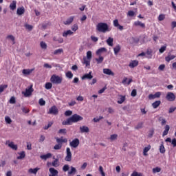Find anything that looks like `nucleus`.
Here are the masks:
<instances>
[{
	"mask_svg": "<svg viewBox=\"0 0 176 176\" xmlns=\"http://www.w3.org/2000/svg\"><path fill=\"white\" fill-rule=\"evenodd\" d=\"M149 151H151V145H148L146 147H144L143 151H144V153H148V152H149Z\"/></svg>",
	"mask_w": 176,
	"mask_h": 176,
	"instance_id": "e2e57ef3",
	"label": "nucleus"
},
{
	"mask_svg": "<svg viewBox=\"0 0 176 176\" xmlns=\"http://www.w3.org/2000/svg\"><path fill=\"white\" fill-rule=\"evenodd\" d=\"M67 142L68 140L66 138L63 139V137H61L60 138H56V142L58 144H63V142L66 143Z\"/></svg>",
	"mask_w": 176,
	"mask_h": 176,
	"instance_id": "393cba45",
	"label": "nucleus"
},
{
	"mask_svg": "<svg viewBox=\"0 0 176 176\" xmlns=\"http://www.w3.org/2000/svg\"><path fill=\"white\" fill-rule=\"evenodd\" d=\"M103 74L105 75H110L111 76H115V73L112 72L110 69H103Z\"/></svg>",
	"mask_w": 176,
	"mask_h": 176,
	"instance_id": "dca6fc26",
	"label": "nucleus"
},
{
	"mask_svg": "<svg viewBox=\"0 0 176 176\" xmlns=\"http://www.w3.org/2000/svg\"><path fill=\"white\" fill-rule=\"evenodd\" d=\"M107 45H109V46H113V38L109 37L107 40Z\"/></svg>",
	"mask_w": 176,
	"mask_h": 176,
	"instance_id": "e433bc0d",
	"label": "nucleus"
},
{
	"mask_svg": "<svg viewBox=\"0 0 176 176\" xmlns=\"http://www.w3.org/2000/svg\"><path fill=\"white\" fill-rule=\"evenodd\" d=\"M32 71H34V69H23L22 74H23V75H30V74H32Z\"/></svg>",
	"mask_w": 176,
	"mask_h": 176,
	"instance_id": "a878e982",
	"label": "nucleus"
},
{
	"mask_svg": "<svg viewBox=\"0 0 176 176\" xmlns=\"http://www.w3.org/2000/svg\"><path fill=\"white\" fill-rule=\"evenodd\" d=\"M24 13H25V8H24V7L17 8L16 14H18V16H21L22 14H24Z\"/></svg>",
	"mask_w": 176,
	"mask_h": 176,
	"instance_id": "2eb2a0df",
	"label": "nucleus"
},
{
	"mask_svg": "<svg viewBox=\"0 0 176 176\" xmlns=\"http://www.w3.org/2000/svg\"><path fill=\"white\" fill-rule=\"evenodd\" d=\"M166 49H167L166 45L161 47V48L159 50L160 53H164V52H166Z\"/></svg>",
	"mask_w": 176,
	"mask_h": 176,
	"instance_id": "bf43d9fd",
	"label": "nucleus"
},
{
	"mask_svg": "<svg viewBox=\"0 0 176 176\" xmlns=\"http://www.w3.org/2000/svg\"><path fill=\"white\" fill-rule=\"evenodd\" d=\"M118 139V134H113L110 136L111 141H115V140Z\"/></svg>",
	"mask_w": 176,
	"mask_h": 176,
	"instance_id": "4d7b16f0",
	"label": "nucleus"
},
{
	"mask_svg": "<svg viewBox=\"0 0 176 176\" xmlns=\"http://www.w3.org/2000/svg\"><path fill=\"white\" fill-rule=\"evenodd\" d=\"M120 49H122V47L119 45H116L113 48L114 54H115L116 56H118V53H119V52H120Z\"/></svg>",
	"mask_w": 176,
	"mask_h": 176,
	"instance_id": "7c9ffc66",
	"label": "nucleus"
},
{
	"mask_svg": "<svg viewBox=\"0 0 176 176\" xmlns=\"http://www.w3.org/2000/svg\"><path fill=\"white\" fill-rule=\"evenodd\" d=\"M133 25H135V27H140V28H145V23H142V22L140 21H135Z\"/></svg>",
	"mask_w": 176,
	"mask_h": 176,
	"instance_id": "f3484780",
	"label": "nucleus"
},
{
	"mask_svg": "<svg viewBox=\"0 0 176 176\" xmlns=\"http://www.w3.org/2000/svg\"><path fill=\"white\" fill-rule=\"evenodd\" d=\"M120 98H118L117 102L118 104H123V102H124V101L126 100V96L120 95Z\"/></svg>",
	"mask_w": 176,
	"mask_h": 176,
	"instance_id": "c756f323",
	"label": "nucleus"
},
{
	"mask_svg": "<svg viewBox=\"0 0 176 176\" xmlns=\"http://www.w3.org/2000/svg\"><path fill=\"white\" fill-rule=\"evenodd\" d=\"M96 61H97V64H101L104 61V57L99 56L98 58H96Z\"/></svg>",
	"mask_w": 176,
	"mask_h": 176,
	"instance_id": "a18cd8bd",
	"label": "nucleus"
},
{
	"mask_svg": "<svg viewBox=\"0 0 176 176\" xmlns=\"http://www.w3.org/2000/svg\"><path fill=\"white\" fill-rule=\"evenodd\" d=\"M160 171H162V168H160V167H155L153 168V173L154 174H156V173H160Z\"/></svg>",
	"mask_w": 176,
	"mask_h": 176,
	"instance_id": "de8ad7c7",
	"label": "nucleus"
},
{
	"mask_svg": "<svg viewBox=\"0 0 176 176\" xmlns=\"http://www.w3.org/2000/svg\"><path fill=\"white\" fill-rule=\"evenodd\" d=\"M131 96V97H135V96H137V89H133Z\"/></svg>",
	"mask_w": 176,
	"mask_h": 176,
	"instance_id": "338daca9",
	"label": "nucleus"
},
{
	"mask_svg": "<svg viewBox=\"0 0 176 176\" xmlns=\"http://www.w3.org/2000/svg\"><path fill=\"white\" fill-rule=\"evenodd\" d=\"M10 104H16V98L12 96L9 101Z\"/></svg>",
	"mask_w": 176,
	"mask_h": 176,
	"instance_id": "680f3d73",
	"label": "nucleus"
},
{
	"mask_svg": "<svg viewBox=\"0 0 176 176\" xmlns=\"http://www.w3.org/2000/svg\"><path fill=\"white\" fill-rule=\"evenodd\" d=\"M162 96L161 92H156L154 95L153 94H150L148 96V98L150 100H154V98H159Z\"/></svg>",
	"mask_w": 176,
	"mask_h": 176,
	"instance_id": "ddd939ff",
	"label": "nucleus"
},
{
	"mask_svg": "<svg viewBox=\"0 0 176 176\" xmlns=\"http://www.w3.org/2000/svg\"><path fill=\"white\" fill-rule=\"evenodd\" d=\"M164 19H166V15H164V14H161L158 16L159 21H163V20H164Z\"/></svg>",
	"mask_w": 176,
	"mask_h": 176,
	"instance_id": "864d4df0",
	"label": "nucleus"
},
{
	"mask_svg": "<svg viewBox=\"0 0 176 176\" xmlns=\"http://www.w3.org/2000/svg\"><path fill=\"white\" fill-rule=\"evenodd\" d=\"M96 30L99 32H103V34H105V32H109V26H108L107 23L100 22L97 24Z\"/></svg>",
	"mask_w": 176,
	"mask_h": 176,
	"instance_id": "f03ea898",
	"label": "nucleus"
},
{
	"mask_svg": "<svg viewBox=\"0 0 176 176\" xmlns=\"http://www.w3.org/2000/svg\"><path fill=\"white\" fill-rule=\"evenodd\" d=\"M16 5H17V1L14 0L12 1V2L10 4V9L11 10H16Z\"/></svg>",
	"mask_w": 176,
	"mask_h": 176,
	"instance_id": "5701e85b",
	"label": "nucleus"
},
{
	"mask_svg": "<svg viewBox=\"0 0 176 176\" xmlns=\"http://www.w3.org/2000/svg\"><path fill=\"white\" fill-rule=\"evenodd\" d=\"M66 155L65 157V162H71V160H72V153H71V148L69 147L66 148Z\"/></svg>",
	"mask_w": 176,
	"mask_h": 176,
	"instance_id": "20e7f679",
	"label": "nucleus"
},
{
	"mask_svg": "<svg viewBox=\"0 0 176 176\" xmlns=\"http://www.w3.org/2000/svg\"><path fill=\"white\" fill-rule=\"evenodd\" d=\"M7 39H10L13 42V45L16 43V41H15L14 36L13 35H8L7 36Z\"/></svg>",
	"mask_w": 176,
	"mask_h": 176,
	"instance_id": "8fccbe9b",
	"label": "nucleus"
},
{
	"mask_svg": "<svg viewBox=\"0 0 176 176\" xmlns=\"http://www.w3.org/2000/svg\"><path fill=\"white\" fill-rule=\"evenodd\" d=\"M61 53H64V50H63V48H59L58 50H56L54 52V54L55 56H57L58 54H61Z\"/></svg>",
	"mask_w": 176,
	"mask_h": 176,
	"instance_id": "72a5a7b5",
	"label": "nucleus"
},
{
	"mask_svg": "<svg viewBox=\"0 0 176 176\" xmlns=\"http://www.w3.org/2000/svg\"><path fill=\"white\" fill-rule=\"evenodd\" d=\"M160 153H166V148H164V143L163 142H162L160 146Z\"/></svg>",
	"mask_w": 176,
	"mask_h": 176,
	"instance_id": "bb28decb",
	"label": "nucleus"
},
{
	"mask_svg": "<svg viewBox=\"0 0 176 176\" xmlns=\"http://www.w3.org/2000/svg\"><path fill=\"white\" fill-rule=\"evenodd\" d=\"M38 104L39 105H41V107H43V105H45L46 102L43 100V98H41L38 101Z\"/></svg>",
	"mask_w": 176,
	"mask_h": 176,
	"instance_id": "6e6d98bb",
	"label": "nucleus"
},
{
	"mask_svg": "<svg viewBox=\"0 0 176 176\" xmlns=\"http://www.w3.org/2000/svg\"><path fill=\"white\" fill-rule=\"evenodd\" d=\"M80 133H89L90 131V129L87 126H80Z\"/></svg>",
	"mask_w": 176,
	"mask_h": 176,
	"instance_id": "412c9836",
	"label": "nucleus"
},
{
	"mask_svg": "<svg viewBox=\"0 0 176 176\" xmlns=\"http://www.w3.org/2000/svg\"><path fill=\"white\" fill-rule=\"evenodd\" d=\"M47 113L48 115H58V109H57V107L56 106H52L51 108H50Z\"/></svg>",
	"mask_w": 176,
	"mask_h": 176,
	"instance_id": "423d86ee",
	"label": "nucleus"
},
{
	"mask_svg": "<svg viewBox=\"0 0 176 176\" xmlns=\"http://www.w3.org/2000/svg\"><path fill=\"white\" fill-rule=\"evenodd\" d=\"M52 126H53V122H50L47 125H45L43 129L44 130H48Z\"/></svg>",
	"mask_w": 176,
	"mask_h": 176,
	"instance_id": "37998d69",
	"label": "nucleus"
},
{
	"mask_svg": "<svg viewBox=\"0 0 176 176\" xmlns=\"http://www.w3.org/2000/svg\"><path fill=\"white\" fill-rule=\"evenodd\" d=\"M65 75L66 77L68 78V79H72V78H74V74H72V72H67Z\"/></svg>",
	"mask_w": 176,
	"mask_h": 176,
	"instance_id": "a19ab883",
	"label": "nucleus"
},
{
	"mask_svg": "<svg viewBox=\"0 0 176 176\" xmlns=\"http://www.w3.org/2000/svg\"><path fill=\"white\" fill-rule=\"evenodd\" d=\"M91 57H92L91 51H88L87 52V60H91Z\"/></svg>",
	"mask_w": 176,
	"mask_h": 176,
	"instance_id": "052dcab7",
	"label": "nucleus"
},
{
	"mask_svg": "<svg viewBox=\"0 0 176 176\" xmlns=\"http://www.w3.org/2000/svg\"><path fill=\"white\" fill-rule=\"evenodd\" d=\"M52 166H53V167H58L60 166L58 159H55V160L52 162Z\"/></svg>",
	"mask_w": 176,
	"mask_h": 176,
	"instance_id": "c9c22d12",
	"label": "nucleus"
},
{
	"mask_svg": "<svg viewBox=\"0 0 176 176\" xmlns=\"http://www.w3.org/2000/svg\"><path fill=\"white\" fill-rule=\"evenodd\" d=\"M166 98L168 101H174L175 100V95L173 92H169L167 94Z\"/></svg>",
	"mask_w": 176,
	"mask_h": 176,
	"instance_id": "9d476101",
	"label": "nucleus"
},
{
	"mask_svg": "<svg viewBox=\"0 0 176 176\" xmlns=\"http://www.w3.org/2000/svg\"><path fill=\"white\" fill-rule=\"evenodd\" d=\"M82 120H83V117L78 114H74L70 118H67V120L63 121L62 124L63 126H71L72 123H78V122H80Z\"/></svg>",
	"mask_w": 176,
	"mask_h": 176,
	"instance_id": "f257e3e1",
	"label": "nucleus"
},
{
	"mask_svg": "<svg viewBox=\"0 0 176 176\" xmlns=\"http://www.w3.org/2000/svg\"><path fill=\"white\" fill-rule=\"evenodd\" d=\"M72 34H74V32H72L71 30H67L63 33V36H64L65 38H67V36H68V35H72Z\"/></svg>",
	"mask_w": 176,
	"mask_h": 176,
	"instance_id": "473e14b6",
	"label": "nucleus"
},
{
	"mask_svg": "<svg viewBox=\"0 0 176 176\" xmlns=\"http://www.w3.org/2000/svg\"><path fill=\"white\" fill-rule=\"evenodd\" d=\"M71 115H72V111L71 110H67L65 112V116H71Z\"/></svg>",
	"mask_w": 176,
	"mask_h": 176,
	"instance_id": "69168bd1",
	"label": "nucleus"
},
{
	"mask_svg": "<svg viewBox=\"0 0 176 176\" xmlns=\"http://www.w3.org/2000/svg\"><path fill=\"white\" fill-rule=\"evenodd\" d=\"M152 53H153L152 50H148L146 51V54H147V56H147L148 58H151V57H152Z\"/></svg>",
	"mask_w": 176,
	"mask_h": 176,
	"instance_id": "13d9d810",
	"label": "nucleus"
},
{
	"mask_svg": "<svg viewBox=\"0 0 176 176\" xmlns=\"http://www.w3.org/2000/svg\"><path fill=\"white\" fill-rule=\"evenodd\" d=\"M52 87H53V84H52V82H46L45 83V88L47 90H50V89H52Z\"/></svg>",
	"mask_w": 176,
	"mask_h": 176,
	"instance_id": "58836bf2",
	"label": "nucleus"
},
{
	"mask_svg": "<svg viewBox=\"0 0 176 176\" xmlns=\"http://www.w3.org/2000/svg\"><path fill=\"white\" fill-rule=\"evenodd\" d=\"M34 91V89L32 88V85H30L29 88L25 89V91L22 92V94L24 95L25 97H30Z\"/></svg>",
	"mask_w": 176,
	"mask_h": 176,
	"instance_id": "39448f33",
	"label": "nucleus"
},
{
	"mask_svg": "<svg viewBox=\"0 0 176 176\" xmlns=\"http://www.w3.org/2000/svg\"><path fill=\"white\" fill-rule=\"evenodd\" d=\"M138 65V60H134L131 61V63L129 65V67H130V68H135V67H137Z\"/></svg>",
	"mask_w": 176,
	"mask_h": 176,
	"instance_id": "6ab92c4d",
	"label": "nucleus"
},
{
	"mask_svg": "<svg viewBox=\"0 0 176 176\" xmlns=\"http://www.w3.org/2000/svg\"><path fill=\"white\" fill-rule=\"evenodd\" d=\"M6 145H8L9 148L13 149L14 151H17V145L14 144V142H10V140H7L6 142Z\"/></svg>",
	"mask_w": 176,
	"mask_h": 176,
	"instance_id": "6e6552de",
	"label": "nucleus"
},
{
	"mask_svg": "<svg viewBox=\"0 0 176 176\" xmlns=\"http://www.w3.org/2000/svg\"><path fill=\"white\" fill-rule=\"evenodd\" d=\"M19 156L17 157L18 160H21L25 157V151H22L19 153Z\"/></svg>",
	"mask_w": 176,
	"mask_h": 176,
	"instance_id": "f704fd0d",
	"label": "nucleus"
},
{
	"mask_svg": "<svg viewBox=\"0 0 176 176\" xmlns=\"http://www.w3.org/2000/svg\"><path fill=\"white\" fill-rule=\"evenodd\" d=\"M164 68H166V65L162 64L159 66L158 69L160 71H164Z\"/></svg>",
	"mask_w": 176,
	"mask_h": 176,
	"instance_id": "774afa93",
	"label": "nucleus"
},
{
	"mask_svg": "<svg viewBox=\"0 0 176 176\" xmlns=\"http://www.w3.org/2000/svg\"><path fill=\"white\" fill-rule=\"evenodd\" d=\"M170 131V126L166 125L165 126V130L163 132L162 137H165V135H167L168 134V131Z\"/></svg>",
	"mask_w": 176,
	"mask_h": 176,
	"instance_id": "c85d7f7f",
	"label": "nucleus"
},
{
	"mask_svg": "<svg viewBox=\"0 0 176 176\" xmlns=\"http://www.w3.org/2000/svg\"><path fill=\"white\" fill-rule=\"evenodd\" d=\"M131 176H142V173L137 172V171H134Z\"/></svg>",
	"mask_w": 176,
	"mask_h": 176,
	"instance_id": "0e129e2a",
	"label": "nucleus"
},
{
	"mask_svg": "<svg viewBox=\"0 0 176 176\" xmlns=\"http://www.w3.org/2000/svg\"><path fill=\"white\" fill-rule=\"evenodd\" d=\"M144 126V122H139L136 126H135V129L136 130H140V129H142Z\"/></svg>",
	"mask_w": 176,
	"mask_h": 176,
	"instance_id": "c03bdc74",
	"label": "nucleus"
},
{
	"mask_svg": "<svg viewBox=\"0 0 176 176\" xmlns=\"http://www.w3.org/2000/svg\"><path fill=\"white\" fill-rule=\"evenodd\" d=\"M74 19H75V16H70L69 19L63 22V24H65V25H69V24H71L74 21Z\"/></svg>",
	"mask_w": 176,
	"mask_h": 176,
	"instance_id": "aec40b11",
	"label": "nucleus"
},
{
	"mask_svg": "<svg viewBox=\"0 0 176 176\" xmlns=\"http://www.w3.org/2000/svg\"><path fill=\"white\" fill-rule=\"evenodd\" d=\"M49 171L50 173L49 176H58V170L54 168H50Z\"/></svg>",
	"mask_w": 176,
	"mask_h": 176,
	"instance_id": "f8f14e48",
	"label": "nucleus"
},
{
	"mask_svg": "<svg viewBox=\"0 0 176 176\" xmlns=\"http://www.w3.org/2000/svg\"><path fill=\"white\" fill-rule=\"evenodd\" d=\"M160 104H162V102L160 100H157L152 104V107L154 108V109H156V108H157Z\"/></svg>",
	"mask_w": 176,
	"mask_h": 176,
	"instance_id": "2f4dec72",
	"label": "nucleus"
},
{
	"mask_svg": "<svg viewBox=\"0 0 176 176\" xmlns=\"http://www.w3.org/2000/svg\"><path fill=\"white\" fill-rule=\"evenodd\" d=\"M75 174H76V168L71 166L70 171L68 172V176L75 175Z\"/></svg>",
	"mask_w": 176,
	"mask_h": 176,
	"instance_id": "4be33fe9",
	"label": "nucleus"
},
{
	"mask_svg": "<svg viewBox=\"0 0 176 176\" xmlns=\"http://www.w3.org/2000/svg\"><path fill=\"white\" fill-rule=\"evenodd\" d=\"M102 53H107V48L101 47L96 51V56H101Z\"/></svg>",
	"mask_w": 176,
	"mask_h": 176,
	"instance_id": "4468645a",
	"label": "nucleus"
},
{
	"mask_svg": "<svg viewBox=\"0 0 176 176\" xmlns=\"http://www.w3.org/2000/svg\"><path fill=\"white\" fill-rule=\"evenodd\" d=\"M40 157L43 160H47V159H50V157H52V153H47L46 155H41Z\"/></svg>",
	"mask_w": 176,
	"mask_h": 176,
	"instance_id": "b1692460",
	"label": "nucleus"
},
{
	"mask_svg": "<svg viewBox=\"0 0 176 176\" xmlns=\"http://www.w3.org/2000/svg\"><path fill=\"white\" fill-rule=\"evenodd\" d=\"M113 23L114 27L118 28V30H120V31H123V26L120 25V24H119V20L115 19L113 21Z\"/></svg>",
	"mask_w": 176,
	"mask_h": 176,
	"instance_id": "9b49d317",
	"label": "nucleus"
},
{
	"mask_svg": "<svg viewBox=\"0 0 176 176\" xmlns=\"http://www.w3.org/2000/svg\"><path fill=\"white\" fill-rule=\"evenodd\" d=\"M92 72H89V74H85L82 76V80H85L86 79H87L88 80H91V79H93V75H91Z\"/></svg>",
	"mask_w": 176,
	"mask_h": 176,
	"instance_id": "1a4fd4ad",
	"label": "nucleus"
},
{
	"mask_svg": "<svg viewBox=\"0 0 176 176\" xmlns=\"http://www.w3.org/2000/svg\"><path fill=\"white\" fill-rule=\"evenodd\" d=\"M5 121L8 124H10L12 123V119H10V117L9 116H6L5 117Z\"/></svg>",
	"mask_w": 176,
	"mask_h": 176,
	"instance_id": "603ef678",
	"label": "nucleus"
},
{
	"mask_svg": "<svg viewBox=\"0 0 176 176\" xmlns=\"http://www.w3.org/2000/svg\"><path fill=\"white\" fill-rule=\"evenodd\" d=\"M79 139L78 138H75L74 140H73L72 142H69V146L72 148H77L79 146Z\"/></svg>",
	"mask_w": 176,
	"mask_h": 176,
	"instance_id": "0eeeda50",
	"label": "nucleus"
},
{
	"mask_svg": "<svg viewBox=\"0 0 176 176\" xmlns=\"http://www.w3.org/2000/svg\"><path fill=\"white\" fill-rule=\"evenodd\" d=\"M6 89H8V85H0V94L3 93Z\"/></svg>",
	"mask_w": 176,
	"mask_h": 176,
	"instance_id": "4c0bfd02",
	"label": "nucleus"
},
{
	"mask_svg": "<svg viewBox=\"0 0 176 176\" xmlns=\"http://www.w3.org/2000/svg\"><path fill=\"white\" fill-rule=\"evenodd\" d=\"M40 46L41 47V49H47V45L46 44V43L41 41L40 43Z\"/></svg>",
	"mask_w": 176,
	"mask_h": 176,
	"instance_id": "49530a36",
	"label": "nucleus"
},
{
	"mask_svg": "<svg viewBox=\"0 0 176 176\" xmlns=\"http://www.w3.org/2000/svg\"><path fill=\"white\" fill-rule=\"evenodd\" d=\"M39 170H41L40 168H35L34 169L30 168L28 170V173H30V174H36V173H38V171H39Z\"/></svg>",
	"mask_w": 176,
	"mask_h": 176,
	"instance_id": "cd10ccee",
	"label": "nucleus"
},
{
	"mask_svg": "<svg viewBox=\"0 0 176 176\" xmlns=\"http://www.w3.org/2000/svg\"><path fill=\"white\" fill-rule=\"evenodd\" d=\"M99 171L102 176H105V172H104V168H102V166H99Z\"/></svg>",
	"mask_w": 176,
	"mask_h": 176,
	"instance_id": "5fc2aeb1",
	"label": "nucleus"
},
{
	"mask_svg": "<svg viewBox=\"0 0 176 176\" xmlns=\"http://www.w3.org/2000/svg\"><path fill=\"white\" fill-rule=\"evenodd\" d=\"M83 64H85L86 67H89L90 65V60L87 58H83Z\"/></svg>",
	"mask_w": 176,
	"mask_h": 176,
	"instance_id": "ea45409f",
	"label": "nucleus"
},
{
	"mask_svg": "<svg viewBox=\"0 0 176 176\" xmlns=\"http://www.w3.org/2000/svg\"><path fill=\"white\" fill-rule=\"evenodd\" d=\"M24 27L26 28V30H28V31H32V28H34V26L28 23L25 24Z\"/></svg>",
	"mask_w": 176,
	"mask_h": 176,
	"instance_id": "79ce46f5",
	"label": "nucleus"
},
{
	"mask_svg": "<svg viewBox=\"0 0 176 176\" xmlns=\"http://www.w3.org/2000/svg\"><path fill=\"white\" fill-rule=\"evenodd\" d=\"M69 170V165L65 164L63 166V171H64V173H67V171H68Z\"/></svg>",
	"mask_w": 176,
	"mask_h": 176,
	"instance_id": "3c124183",
	"label": "nucleus"
},
{
	"mask_svg": "<svg viewBox=\"0 0 176 176\" xmlns=\"http://www.w3.org/2000/svg\"><path fill=\"white\" fill-rule=\"evenodd\" d=\"M63 147V145L60 143H58V144H56L54 146V149H55L56 151H58L60 149H61V148Z\"/></svg>",
	"mask_w": 176,
	"mask_h": 176,
	"instance_id": "09e8293b",
	"label": "nucleus"
},
{
	"mask_svg": "<svg viewBox=\"0 0 176 176\" xmlns=\"http://www.w3.org/2000/svg\"><path fill=\"white\" fill-rule=\"evenodd\" d=\"M175 55H171V53H168V56L165 57V60L167 63H170V61H171V60H174V58H175Z\"/></svg>",
	"mask_w": 176,
	"mask_h": 176,
	"instance_id": "a211bd4d",
	"label": "nucleus"
},
{
	"mask_svg": "<svg viewBox=\"0 0 176 176\" xmlns=\"http://www.w3.org/2000/svg\"><path fill=\"white\" fill-rule=\"evenodd\" d=\"M50 82L54 85H60V83H63V77L53 74L51 76Z\"/></svg>",
	"mask_w": 176,
	"mask_h": 176,
	"instance_id": "7ed1b4c3",
	"label": "nucleus"
}]
</instances>
